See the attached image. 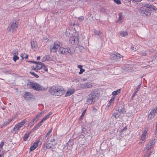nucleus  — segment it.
Instances as JSON below:
<instances>
[{
    "label": "nucleus",
    "instance_id": "f257e3e1",
    "mask_svg": "<svg viewBox=\"0 0 157 157\" xmlns=\"http://www.w3.org/2000/svg\"><path fill=\"white\" fill-rule=\"evenodd\" d=\"M49 93L55 96H61L65 93L64 89L59 86H53L48 90Z\"/></svg>",
    "mask_w": 157,
    "mask_h": 157
},
{
    "label": "nucleus",
    "instance_id": "f03ea898",
    "mask_svg": "<svg viewBox=\"0 0 157 157\" xmlns=\"http://www.w3.org/2000/svg\"><path fill=\"white\" fill-rule=\"evenodd\" d=\"M98 98V93L95 91L92 92L89 95L87 102L91 104L97 101Z\"/></svg>",
    "mask_w": 157,
    "mask_h": 157
},
{
    "label": "nucleus",
    "instance_id": "7ed1b4c3",
    "mask_svg": "<svg viewBox=\"0 0 157 157\" xmlns=\"http://www.w3.org/2000/svg\"><path fill=\"white\" fill-rule=\"evenodd\" d=\"M29 87L37 91L44 90L45 89L38 83L30 82L28 83Z\"/></svg>",
    "mask_w": 157,
    "mask_h": 157
},
{
    "label": "nucleus",
    "instance_id": "20e7f679",
    "mask_svg": "<svg viewBox=\"0 0 157 157\" xmlns=\"http://www.w3.org/2000/svg\"><path fill=\"white\" fill-rule=\"evenodd\" d=\"M18 24V23L17 21H13L9 25L7 29V31L8 32L11 31L12 33H14L15 31L17 30Z\"/></svg>",
    "mask_w": 157,
    "mask_h": 157
},
{
    "label": "nucleus",
    "instance_id": "39448f33",
    "mask_svg": "<svg viewBox=\"0 0 157 157\" xmlns=\"http://www.w3.org/2000/svg\"><path fill=\"white\" fill-rule=\"evenodd\" d=\"M140 13L143 16L148 17L151 14V11L148 9H141L139 10Z\"/></svg>",
    "mask_w": 157,
    "mask_h": 157
},
{
    "label": "nucleus",
    "instance_id": "423d86ee",
    "mask_svg": "<svg viewBox=\"0 0 157 157\" xmlns=\"http://www.w3.org/2000/svg\"><path fill=\"white\" fill-rule=\"evenodd\" d=\"M60 47V43L58 41L54 42L53 45H51L50 47V52H56L58 49Z\"/></svg>",
    "mask_w": 157,
    "mask_h": 157
},
{
    "label": "nucleus",
    "instance_id": "0eeeda50",
    "mask_svg": "<svg viewBox=\"0 0 157 157\" xmlns=\"http://www.w3.org/2000/svg\"><path fill=\"white\" fill-rule=\"evenodd\" d=\"M124 108L121 109L120 111L119 110H116L113 113V116L115 118H117L119 116L122 117L124 115Z\"/></svg>",
    "mask_w": 157,
    "mask_h": 157
},
{
    "label": "nucleus",
    "instance_id": "6e6552de",
    "mask_svg": "<svg viewBox=\"0 0 157 157\" xmlns=\"http://www.w3.org/2000/svg\"><path fill=\"white\" fill-rule=\"evenodd\" d=\"M92 86L91 83L89 82H85L80 84L79 87L82 89L90 88Z\"/></svg>",
    "mask_w": 157,
    "mask_h": 157
},
{
    "label": "nucleus",
    "instance_id": "1a4fd4ad",
    "mask_svg": "<svg viewBox=\"0 0 157 157\" xmlns=\"http://www.w3.org/2000/svg\"><path fill=\"white\" fill-rule=\"evenodd\" d=\"M36 64L35 66H33V69L35 71L38 70H40L45 65L43 63L40 62H36Z\"/></svg>",
    "mask_w": 157,
    "mask_h": 157
},
{
    "label": "nucleus",
    "instance_id": "9d476101",
    "mask_svg": "<svg viewBox=\"0 0 157 157\" xmlns=\"http://www.w3.org/2000/svg\"><path fill=\"white\" fill-rule=\"evenodd\" d=\"M25 119L22 121L21 122L17 124H16L13 129V130L16 129L17 130H19L25 123Z\"/></svg>",
    "mask_w": 157,
    "mask_h": 157
},
{
    "label": "nucleus",
    "instance_id": "9b49d317",
    "mask_svg": "<svg viewBox=\"0 0 157 157\" xmlns=\"http://www.w3.org/2000/svg\"><path fill=\"white\" fill-rule=\"evenodd\" d=\"M69 42L70 43L72 44L76 45L78 43V39L77 36L75 37L72 36L70 37V39Z\"/></svg>",
    "mask_w": 157,
    "mask_h": 157
},
{
    "label": "nucleus",
    "instance_id": "f8f14e48",
    "mask_svg": "<svg viewBox=\"0 0 157 157\" xmlns=\"http://www.w3.org/2000/svg\"><path fill=\"white\" fill-rule=\"evenodd\" d=\"M155 139L150 140L148 144H147L146 149L147 150H149L151 149L154 146L155 143Z\"/></svg>",
    "mask_w": 157,
    "mask_h": 157
},
{
    "label": "nucleus",
    "instance_id": "ddd939ff",
    "mask_svg": "<svg viewBox=\"0 0 157 157\" xmlns=\"http://www.w3.org/2000/svg\"><path fill=\"white\" fill-rule=\"evenodd\" d=\"M110 57L111 58H113V59L117 60L118 59L122 58L123 56L121 55L120 54L117 53L116 54H112L110 55Z\"/></svg>",
    "mask_w": 157,
    "mask_h": 157
},
{
    "label": "nucleus",
    "instance_id": "4468645a",
    "mask_svg": "<svg viewBox=\"0 0 157 157\" xmlns=\"http://www.w3.org/2000/svg\"><path fill=\"white\" fill-rule=\"evenodd\" d=\"M34 96L30 93L26 92L24 96L25 99L26 100H28L33 98Z\"/></svg>",
    "mask_w": 157,
    "mask_h": 157
},
{
    "label": "nucleus",
    "instance_id": "2eb2a0df",
    "mask_svg": "<svg viewBox=\"0 0 157 157\" xmlns=\"http://www.w3.org/2000/svg\"><path fill=\"white\" fill-rule=\"evenodd\" d=\"M47 143L44 144L45 145V147L46 148L49 149L53 147L56 144V142L52 143L51 142H49L48 141H47Z\"/></svg>",
    "mask_w": 157,
    "mask_h": 157
},
{
    "label": "nucleus",
    "instance_id": "dca6fc26",
    "mask_svg": "<svg viewBox=\"0 0 157 157\" xmlns=\"http://www.w3.org/2000/svg\"><path fill=\"white\" fill-rule=\"evenodd\" d=\"M40 142L39 140L36 142L34 143V144L30 147V151H32L34 150L38 147V143H39Z\"/></svg>",
    "mask_w": 157,
    "mask_h": 157
},
{
    "label": "nucleus",
    "instance_id": "f3484780",
    "mask_svg": "<svg viewBox=\"0 0 157 157\" xmlns=\"http://www.w3.org/2000/svg\"><path fill=\"white\" fill-rule=\"evenodd\" d=\"M157 112V109L155 108L153 109H152L149 115V117H151L150 115H151L152 117H154Z\"/></svg>",
    "mask_w": 157,
    "mask_h": 157
},
{
    "label": "nucleus",
    "instance_id": "a211bd4d",
    "mask_svg": "<svg viewBox=\"0 0 157 157\" xmlns=\"http://www.w3.org/2000/svg\"><path fill=\"white\" fill-rule=\"evenodd\" d=\"M72 33V30H71L70 29H67L66 31V34L68 36L70 37H71L73 36Z\"/></svg>",
    "mask_w": 157,
    "mask_h": 157
},
{
    "label": "nucleus",
    "instance_id": "6ab92c4d",
    "mask_svg": "<svg viewBox=\"0 0 157 157\" xmlns=\"http://www.w3.org/2000/svg\"><path fill=\"white\" fill-rule=\"evenodd\" d=\"M49 140H48L49 142H51L52 143H53L54 142L56 143V144L57 143V140L56 139V138L53 137V136H51L50 137H49Z\"/></svg>",
    "mask_w": 157,
    "mask_h": 157
},
{
    "label": "nucleus",
    "instance_id": "aec40b11",
    "mask_svg": "<svg viewBox=\"0 0 157 157\" xmlns=\"http://www.w3.org/2000/svg\"><path fill=\"white\" fill-rule=\"evenodd\" d=\"M115 98V96H113L110 99V101H109V102L108 103L107 106L108 107H109L110 106V105L113 103V102L114 101V100Z\"/></svg>",
    "mask_w": 157,
    "mask_h": 157
},
{
    "label": "nucleus",
    "instance_id": "412c9836",
    "mask_svg": "<svg viewBox=\"0 0 157 157\" xmlns=\"http://www.w3.org/2000/svg\"><path fill=\"white\" fill-rule=\"evenodd\" d=\"M140 85L138 86L136 89V90H135V92H134L133 94H132V97H134L137 94V93L139 91V90L140 89Z\"/></svg>",
    "mask_w": 157,
    "mask_h": 157
},
{
    "label": "nucleus",
    "instance_id": "4be33fe9",
    "mask_svg": "<svg viewBox=\"0 0 157 157\" xmlns=\"http://www.w3.org/2000/svg\"><path fill=\"white\" fill-rule=\"evenodd\" d=\"M121 89H119L116 91H113L112 93V94L113 96H116L121 92Z\"/></svg>",
    "mask_w": 157,
    "mask_h": 157
},
{
    "label": "nucleus",
    "instance_id": "5701e85b",
    "mask_svg": "<svg viewBox=\"0 0 157 157\" xmlns=\"http://www.w3.org/2000/svg\"><path fill=\"white\" fill-rule=\"evenodd\" d=\"M119 18L118 20L117 21V22H122V21L123 19V17L122 15V14L121 13L119 14Z\"/></svg>",
    "mask_w": 157,
    "mask_h": 157
},
{
    "label": "nucleus",
    "instance_id": "b1692460",
    "mask_svg": "<svg viewBox=\"0 0 157 157\" xmlns=\"http://www.w3.org/2000/svg\"><path fill=\"white\" fill-rule=\"evenodd\" d=\"M40 71L41 72L44 73V72H47L48 71V69L46 68L44 65L42 68H41L40 70Z\"/></svg>",
    "mask_w": 157,
    "mask_h": 157
},
{
    "label": "nucleus",
    "instance_id": "393cba45",
    "mask_svg": "<svg viewBox=\"0 0 157 157\" xmlns=\"http://www.w3.org/2000/svg\"><path fill=\"white\" fill-rule=\"evenodd\" d=\"M152 5L150 3H145L143 6H144L146 7L147 8L151 9V7H152Z\"/></svg>",
    "mask_w": 157,
    "mask_h": 157
},
{
    "label": "nucleus",
    "instance_id": "a878e982",
    "mask_svg": "<svg viewBox=\"0 0 157 157\" xmlns=\"http://www.w3.org/2000/svg\"><path fill=\"white\" fill-rule=\"evenodd\" d=\"M120 33L121 36L122 37H124L128 34L127 31L120 32Z\"/></svg>",
    "mask_w": 157,
    "mask_h": 157
},
{
    "label": "nucleus",
    "instance_id": "bb28decb",
    "mask_svg": "<svg viewBox=\"0 0 157 157\" xmlns=\"http://www.w3.org/2000/svg\"><path fill=\"white\" fill-rule=\"evenodd\" d=\"M49 135L47 133L45 135V136H44L43 139V141L44 143H46L48 140V137L49 136Z\"/></svg>",
    "mask_w": 157,
    "mask_h": 157
},
{
    "label": "nucleus",
    "instance_id": "cd10ccee",
    "mask_svg": "<svg viewBox=\"0 0 157 157\" xmlns=\"http://www.w3.org/2000/svg\"><path fill=\"white\" fill-rule=\"evenodd\" d=\"M31 46L32 48L35 47L37 46V44L33 40L31 42Z\"/></svg>",
    "mask_w": 157,
    "mask_h": 157
},
{
    "label": "nucleus",
    "instance_id": "c85d7f7f",
    "mask_svg": "<svg viewBox=\"0 0 157 157\" xmlns=\"http://www.w3.org/2000/svg\"><path fill=\"white\" fill-rule=\"evenodd\" d=\"M64 48L63 47H60L58 51V52L60 54H64Z\"/></svg>",
    "mask_w": 157,
    "mask_h": 157
},
{
    "label": "nucleus",
    "instance_id": "c756f323",
    "mask_svg": "<svg viewBox=\"0 0 157 157\" xmlns=\"http://www.w3.org/2000/svg\"><path fill=\"white\" fill-rule=\"evenodd\" d=\"M47 118H43V119L40 121L39 123H38L36 125H37L39 127L42 124L43 122L46 120Z\"/></svg>",
    "mask_w": 157,
    "mask_h": 157
},
{
    "label": "nucleus",
    "instance_id": "7c9ffc66",
    "mask_svg": "<svg viewBox=\"0 0 157 157\" xmlns=\"http://www.w3.org/2000/svg\"><path fill=\"white\" fill-rule=\"evenodd\" d=\"M139 54L141 55V56H145L147 55V54L145 52L141 51L139 52Z\"/></svg>",
    "mask_w": 157,
    "mask_h": 157
},
{
    "label": "nucleus",
    "instance_id": "2f4dec72",
    "mask_svg": "<svg viewBox=\"0 0 157 157\" xmlns=\"http://www.w3.org/2000/svg\"><path fill=\"white\" fill-rule=\"evenodd\" d=\"M74 91H68L66 94V96H69L74 93Z\"/></svg>",
    "mask_w": 157,
    "mask_h": 157
},
{
    "label": "nucleus",
    "instance_id": "473e14b6",
    "mask_svg": "<svg viewBox=\"0 0 157 157\" xmlns=\"http://www.w3.org/2000/svg\"><path fill=\"white\" fill-rule=\"evenodd\" d=\"M49 58V56H45L42 59L43 61L48 60Z\"/></svg>",
    "mask_w": 157,
    "mask_h": 157
},
{
    "label": "nucleus",
    "instance_id": "72a5a7b5",
    "mask_svg": "<svg viewBox=\"0 0 157 157\" xmlns=\"http://www.w3.org/2000/svg\"><path fill=\"white\" fill-rule=\"evenodd\" d=\"M69 50L70 49H68L67 48H64V54H67V53H70L69 52Z\"/></svg>",
    "mask_w": 157,
    "mask_h": 157
},
{
    "label": "nucleus",
    "instance_id": "f704fd0d",
    "mask_svg": "<svg viewBox=\"0 0 157 157\" xmlns=\"http://www.w3.org/2000/svg\"><path fill=\"white\" fill-rule=\"evenodd\" d=\"M12 121V119H8L7 121L4 122L3 124L4 125H6Z\"/></svg>",
    "mask_w": 157,
    "mask_h": 157
},
{
    "label": "nucleus",
    "instance_id": "c9c22d12",
    "mask_svg": "<svg viewBox=\"0 0 157 157\" xmlns=\"http://www.w3.org/2000/svg\"><path fill=\"white\" fill-rule=\"evenodd\" d=\"M147 134L143 133L141 135V139L142 140H144L146 137Z\"/></svg>",
    "mask_w": 157,
    "mask_h": 157
},
{
    "label": "nucleus",
    "instance_id": "e433bc0d",
    "mask_svg": "<svg viewBox=\"0 0 157 157\" xmlns=\"http://www.w3.org/2000/svg\"><path fill=\"white\" fill-rule=\"evenodd\" d=\"M29 137V135L25 134L24 136V141H26L27 140L28 138Z\"/></svg>",
    "mask_w": 157,
    "mask_h": 157
},
{
    "label": "nucleus",
    "instance_id": "4c0bfd02",
    "mask_svg": "<svg viewBox=\"0 0 157 157\" xmlns=\"http://www.w3.org/2000/svg\"><path fill=\"white\" fill-rule=\"evenodd\" d=\"M30 73L36 78L39 77V76L34 72H30Z\"/></svg>",
    "mask_w": 157,
    "mask_h": 157
},
{
    "label": "nucleus",
    "instance_id": "58836bf2",
    "mask_svg": "<svg viewBox=\"0 0 157 157\" xmlns=\"http://www.w3.org/2000/svg\"><path fill=\"white\" fill-rule=\"evenodd\" d=\"M79 21H82L84 20V17L81 16L78 18Z\"/></svg>",
    "mask_w": 157,
    "mask_h": 157
},
{
    "label": "nucleus",
    "instance_id": "ea45409f",
    "mask_svg": "<svg viewBox=\"0 0 157 157\" xmlns=\"http://www.w3.org/2000/svg\"><path fill=\"white\" fill-rule=\"evenodd\" d=\"M19 58L17 56H13V60L14 61H16L17 60L19 59Z\"/></svg>",
    "mask_w": 157,
    "mask_h": 157
},
{
    "label": "nucleus",
    "instance_id": "a19ab883",
    "mask_svg": "<svg viewBox=\"0 0 157 157\" xmlns=\"http://www.w3.org/2000/svg\"><path fill=\"white\" fill-rule=\"evenodd\" d=\"M94 32L95 33V34L97 35H99L100 34H102V33L101 32L96 30H94Z\"/></svg>",
    "mask_w": 157,
    "mask_h": 157
},
{
    "label": "nucleus",
    "instance_id": "79ce46f5",
    "mask_svg": "<svg viewBox=\"0 0 157 157\" xmlns=\"http://www.w3.org/2000/svg\"><path fill=\"white\" fill-rule=\"evenodd\" d=\"M114 2L117 4H120L121 3V1L120 0H113Z\"/></svg>",
    "mask_w": 157,
    "mask_h": 157
},
{
    "label": "nucleus",
    "instance_id": "37998d69",
    "mask_svg": "<svg viewBox=\"0 0 157 157\" xmlns=\"http://www.w3.org/2000/svg\"><path fill=\"white\" fill-rule=\"evenodd\" d=\"M86 111V109H85V110H84V111L82 113V114L80 118H82V117H83L84 116V115L85 114Z\"/></svg>",
    "mask_w": 157,
    "mask_h": 157
},
{
    "label": "nucleus",
    "instance_id": "c03bdc74",
    "mask_svg": "<svg viewBox=\"0 0 157 157\" xmlns=\"http://www.w3.org/2000/svg\"><path fill=\"white\" fill-rule=\"evenodd\" d=\"M79 24L78 23H73V26L74 27V29H75V27L78 28L79 26Z\"/></svg>",
    "mask_w": 157,
    "mask_h": 157
},
{
    "label": "nucleus",
    "instance_id": "a18cd8bd",
    "mask_svg": "<svg viewBox=\"0 0 157 157\" xmlns=\"http://www.w3.org/2000/svg\"><path fill=\"white\" fill-rule=\"evenodd\" d=\"M44 113V112H43L42 113H40V114H37V116L36 117V118H38V117H42V115Z\"/></svg>",
    "mask_w": 157,
    "mask_h": 157
},
{
    "label": "nucleus",
    "instance_id": "49530a36",
    "mask_svg": "<svg viewBox=\"0 0 157 157\" xmlns=\"http://www.w3.org/2000/svg\"><path fill=\"white\" fill-rule=\"evenodd\" d=\"M148 131V129L147 128H144V132L143 133H145L147 134V132Z\"/></svg>",
    "mask_w": 157,
    "mask_h": 157
},
{
    "label": "nucleus",
    "instance_id": "de8ad7c7",
    "mask_svg": "<svg viewBox=\"0 0 157 157\" xmlns=\"http://www.w3.org/2000/svg\"><path fill=\"white\" fill-rule=\"evenodd\" d=\"M151 9L155 11H156V10H157V8L155 6L153 5H152V7H151Z\"/></svg>",
    "mask_w": 157,
    "mask_h": 157
},
{
    "label": "nucleus",
    "instance_id": "09e8293b",
    "mask_svg": "<svg viewBox=\"0 0 157 157\" xmlns=\"http://www.w3.org/2000/svg\"><path fill=\"white\" fill-rule=\"evenodd\" d=\"M52 114V112H50L49 113L47 116L44 117V118H48L49 117H50V115Z\"/></svg>",
    "mask_w": 157,
    "mask_h": 157
},
{
    "label": "nucleus",
    "instance_id": "8fccbe9b",
    "mask_svg": "<svg viewBox=\"0 0 157 157\" xmlns=\"http://www.w3.org/2000/svg\"><path fill=\"white\" fill-rule=\"evenodd\" d=\"M85 71V70L83 69H80V71L79 72V74H81L82 73Z\"/></svg>",
    "mask_w": 157,
    "mask_h": 157
},
{
    "label": "nucleus",
    "instance_id": "3c124183",
    "mask_svg": "<svg viewBox=\"0 0 157 157\" xmlns=\"http://www.w3.org/2000/svg\"><path fill=\"white\" fill-rule=\"evenodd\" d=\"M155 136L157 135V122L156 123L155 129Z\"/></svg>",
    "mask_w": 157,
    "mask_h": 157
},
{
    "label": "nucleus",
    "instance_id": "603ef678",
    "mask_svg": "<svg viewBox=\"0 0 157 157\" xmlns=\"http://www.w3.org/2000/svg\"><path fill=\"white\" fill-rule=\"evenodd\" d=\"M4 144V143L3 142H2L0 144V148L2 149V147Z\"/></svg>",
    "mask_w": 157,
    "mask_h": 157
},
{
    "label": "nucleus",
    "instance_id": "864d4df0",
    "mask_svg": "<svg viewBox=\"0 0 157 157\" xmlns=\"http://www.w3.org/2000/svg\"><path fill=\"white\" fill-rule=\"evenodd\" d=\"M131 48L132 50L134 51H135L137 49L135 47H134V46H132L131 47Z\"/></svg>",
    "mask_w": 157,
    "mask_h": 157
},
{
    "label": "nucleus",
    "instance_id": "5fc2aeb1",
    "mask_svg": "<svg viewBox=\"0 0 157 157\" xmlns=\"http://www.w3.org/2000/svg\"><path fill=\"white\" fill-rule=\"evenodd\" d=\"M39 128V127H38L37 125H36L33 128V130L35 131L37 129Z\"/></svg>",
    "mask_w": 157,
    "mask_h": 157
},
{
    "label": "nucleus",
    "instance_id": "6e6d98bb",
    "mask_svg": "<svg viewBox=\"0 0 157 157\" xmlns=\"http://www.w3.org/2000/svg\"><path fill=\"white\" fill-rule=\"evenodd\" d=\"M82 133H85V132H86V129L85 128H83L82 130Z\"/></svg>",
    "mask_w": 157,
    "mask_h": 157
},
{
    "label": "nucleus",
    "instance_id": "4d7b16f0",
    "mask_svg": "<svg viewBox=\"0 0 157 157\" xmlns=\"http://www.w3.org/2000/svg\"><path fill=\"white\" fill-rule=\"evenodd\" d=\"M127 129V127L125 126L124 127V128L122 129L121 130L120 132H122L124 131V130H126Z\"/></svg>",
    "mask_w": 157,
    "mask_h": 157
},
{
    "label": "nucleus",
    "instance_id": "13d9d810",
    "mask_svg": "<svg viewBox=\"0 0 157 157\" xmlns=\"http://www.w3.org/2000/svg\"><path fill=\"white\" fill-rule=\"evenodd\" d=\"M28 55L24 53V59L25 58L26 59L28 58Z\"/></svg>",
    "mask_w": 157,
    "mask_h": 157
},
{
    "label": "nucleus",
    "instance_id": "bf43d9fd",
    "mask_svg": "<svg viewBox=\"0 0 157 157\" xmlns=\"http://www.w3.org/2000/svg\"><path fill=\"white\" fill-rule=\"evenodd\" d=\"M24 53H21L20 55V56L22 58V59H24Z\"/></svg>",
    "mask_w": 157,
    "mask_h": 157
},
{
    "label": "nucleus",
    "instance_id": "052dcab7",
    "mask_svg": "<svg viewBox=\"0 0 157 157\" xmlns=\"http://www.w3.org/2000/svg\"><path fill=\"white\" fill-rule=\"evenodd\" d=\"M18 54V52H16L15 51V52H14V53H13V56H17Z\"/></svg>",
    "mask_w": 157,
    "mask_h": 157
},
{
    "label": "nucleus",
    "instance_id": "680f3d73",
    "mask_svg": "<svg viewBox=\"0 0 157 157\" xmlns=\"http://www.w3.org/2000/svg\"><path fill=\"white\" fill-rule=\"evenodd\" d=\"M142 0H132L133 2H139Z\"/></svg>",
    "mask_w": 157,
    "mask_h": 157
},
{
    "label": "nucleus",
    "instance_id": "e2e57ef3",
    "mask_svg": "<svg viewBox=\"0 0 157 157\" xmlns=\"http://www.w3.org/2000/svg\"><path fill=\"white\" fill-rule=\"evenodd\" d=\"M52 128H51L50 130L47 133L49 135L52 132Z\"/></svg>",
    "mask_w": 157,
    "mask_h": 157
},
{
    "label": "nucleus",
    "instance_id": "0e129e2a",
    "mask_svg": "<svg viewBox=\"0 0 157 157\" xmlns=\"http://www.w3.org/2000/svg\"><path fill=\"white\" fill-rule=\"evenodd\" d=\"M82 66L81 65H78V68H79L80 69L82 68Z\"/></svg>",
    "mask_w": 157,
    "mask_h": 157
},
{
    "label": "nucleus",
    "instance_id": "69168bd1",
    "mask_svg": "<svg viewBox=\"0 0 157 157\" xmlns=\"http://www.w3.org/2000/svg\"><path fill=\"white\" fill-rule=\"evenodd\" d=\"M73 23H74V22H73L72 21L71 22H70V25H73Z\"/></svg>",
    "mask_w": 157,
    "mask_h": 157
},
{
    "label": "nucleus",
    "instance_id": "338daca9",
    "mask_svg": "<svg viewBox=\"0 0 157 157\" xmlns=\"http://www.w3.org/2000/svg\"><path fill=\"white\" fill-rule=\"evenodd\" d=\"M144 157H149V155H145Z\"/></svg>",
    "mask_w": 157,
    "mask_h": 157
},
{
    "label": "nucleus",
    "instance_id": "774afa93",
    "mask_svg": "<svg viewBox=\"0 0 157 157\" xmlns=\"http://www.w3.org/2000/svg\"><path fill=\"white\" fill-rule=\"evenodd\" d=\"M40 56H38L37 58V59L38 60H39L40 59Z\"/></svg>",
    "mask_w": 157,
    "mask_h": 157
}]
</instances>
